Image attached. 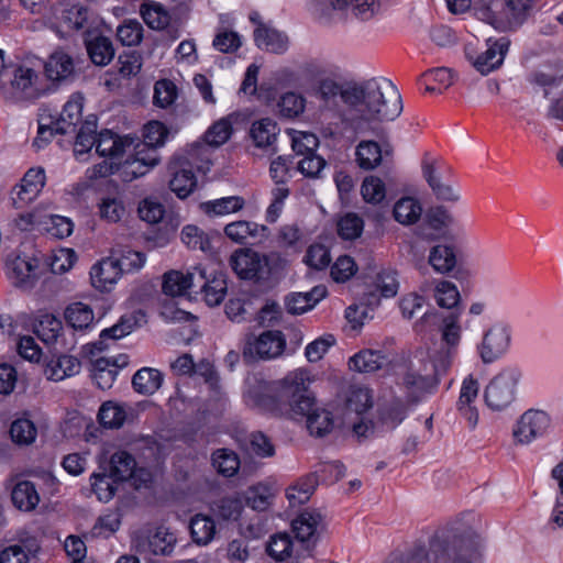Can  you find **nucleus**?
Returning a JSON list of instances; mask_svg holds the SVG:
<instances>
[{
  "label": "nucleus",
  "instance_id": "63",
  "mask_svg": "<svg viewBox=\"0 0 563 563\" xmlns=\"http://www.w3.org/2000/svg\"><path fill=\"white\" fill-rule=\"evenodd\" d=\"M319 146L318 137L308 132H297L291 139L292 151L298 156H308L316 154V150Z\"/></svg>",
  "mask_w": 563,
  "mask_h": 563
},
{
  "label": "nucleus",
  "instance_id": "31",
  "mask_svg": "<svg viewBox=\"0 0 563 563\" xmlns=\"http://www.w3.org/2000/svg\"><path fill=\"white\" fill-rule=\"evenodd\" d=\"M388 363V358L380 351L363 350L350 358V367L360 373H372L380 369Z\"/></svg>",
  "mask_w": 563,
  "mask_h": 563
},
{
  "label": "nucleus",
  "instance_id": "43",
  "mask_svg": "<svg viewBox=\"0 0 563 563\" xmlns=\"http://www.w3.org/2000/svg\"><path fill=\"white\" fill-rule=\"evenodd\" d=\"M97 120L87 119L82 122L74 144V153L77 157L88 153L93 146H96L97 137Z\"/></svg>",
  "mask_w": 563,
  "mask_h": 563
},
{
  "label": "nucleus",
  "instance_id": "41",
  "mask_svg": "<svg viewBox=\"0 0 563 563\" xmlns=\"http://www.w3.org/2000/svg\"><path fill=\"white\" fill-rule=\"evenodd\" d=\"M433 297L441 308L453 309L460 300L461 295L456 285L446 279H440L434 285Z\"/></svg>",
  "mask_w": 563,
  "mask_h": 563
},
{
  "label": "nucleus",
  "instance_id": "25",
  "mask_svg": "<svg viewBox=\"0 0 563 563\" xmlns=\"http://www.w3.org/2000/svg\"><path fill=\"white\" fill-rule=\"evenodd\" d=\"M327 292V288L322 285L314 286L307 292H291L285 298L286 309L291 314L305 313L323 299Z\"/></svg>",
  "mask_w": 563,
  "mask_h": 563
},
{
  "label": "nucleus",
  "instance_id": "44",
  "mask_svg": "<svg viewBox=\"0 0 563 563\" xmlns=\"http://www.w3.org/2000/svg\"><path fill=\"white\" fill-rule=\"evenodd\" d=\"M356 159L363 169H373L383 159V150L374 141H362L356 147Z\"/></svg>",
  "mask_w": 563,
  "mask_h": 563
},
{
  "label": "nucleus",
  "instance_id": "30",
  "mask_svg": "<svg viewBox=\"0 0 563 563\" xmlns=\"http://www.w3.org/2000/svg\"><path fill=\"white\" fill-rule=\"evenodd\" d=\"M245 206L241 196H229L200 203V209L209 217L228 216L239 212Z\"/></svg>",
  "mask_w": 563,
  "mask_h": 563
},
{
  "label": "nucleus",
  "instance_id": "32",
  "mask_svg": "<svg viewBox=\"0 0 563 563\" xmlns=\"http://www.w3.org/2000/svg\"><path fill=\"white\" fill-rule=\"evenodd\" d=\"M86 48L91 62L97 66L108 65L115 55L112 41L103 35L86 41Z\"/></svg>",
  "mask_w": 563,
  "mask_h": 563
},
{
  "label": "nucleus",
  "instance_id": "17",
  "mask_svg": "<svg viewBox=\"0 0 563 563\" xmlns=\"http://www.w3.org/2000/svg\"><path fill=\"white\" fill-rule=\"evenodd\" d=\"M121 276V268H119L115 257L103 258L90 269L91 284L101 291L110 290Z\"/></svg>",
  "mask_w": 563,
  "mask_h": 563
},
{
  "label": "nucleus",
  "instance_id": "16",
  "mask_svg": "<svg viewBox=\"0 0 563 563\" xmlns=\"http://www.w3.org/2000/svg\"><path fill=\"white\" fill-rule=\"evenodd\" d=\"M84 108V98L79 93L73 95L64 104L58 118H52L55 123V131L58 134L76 132L77 124L81 122Z\"/></svg>",
  "mask_w": 563,
  "mask_h": 563
},
{
  "label": "nucleus",
  "instance_id": "21",
  "mask_svg": "<svg viewBox=\"0 0 563 563\" xmlns=\"http://www.w3.org/2000/svg\"><path fill=\"white\" fill-rule=\"evenodd\" d=\"M428 264L437 274L451 275L457 266L455 245L446 243L433 245L429 251Z\"/></svg>",
  "mask_w": 563,
  "mask_h": 563
},
{
  "label": "nucleus",
  "instance_id": "34",
  "mask_svg": "<svg viewBox=\"0 0 563 563\" xmlns=\"http://www.w3.org/2000/svg\"><path fill=\"white\" fill-rule=\"evenodd\" d=\"M422 213V207L416 198L404 197L399 199L393 210L394 219L402 225H411L418 222Z\"/></svg>",
  "mask_w": 563,
  "mask_h": 563
},
{
  "label": "nucleus",
  "instance_id": "59",
  "mask_svg": "<svg viewBox=\"0 0 563 563\" xmlns=\"http://www.w3.org/2000/svg\"><path fill=\"white\" fill-rule=\"evenodd\" d=\"M125 213L122 201L114 197H104L99 203L101 219L110 223L119 222Z\"/></svg>",
  "mask_w": 563,
  "mask_h": 563
},
{
  "label": "nucleus",
  "instance_id": "27",
  "mask_svg": "<svg viewBox=\"0 0 563 563\" xmlns=\"http://www.w3.org/2000/svg\"><path fill=\"white\" fill-rule=\"evenodd\" d=\"M254 41L257 47L277 54L284 53L288 46V37L284 33L263 24L254 31Z\"/></svg>",
  "mask_w": 563,
  "mask_h": 563
},
{
  "label": "nucleus",
  "instance_id": "10",
  "mask_svg": "<svg viewBox=\"0 0 563 563\" xmlns=\"http://www.w3.org/2000/svg\"><path fill=\"white\" fill-rule=\"evenodd\" d=\"M440 373L444 372H435L434 363L429 372L427 365L416 367L411 363L402 376V386L406 388L410 399L419 401L423 396L432 394L437 389L439 383L437 375Z\"/></svg>",
  "mask_w": 563,
  "mask_h": 563
},
{
  "label": "nucleus",
  "instance_id": "42",
  "mask_svg": "<svg viewBox=\"0 0 563 563\" xmlns=\"http://www.w3.org/2000/svg\"><path fill=\"white\" fill-rule=\"evenodd\" d=\"M135 468L134 457L125 451L117 452L110 460V473L114 482L129 479Z\"/></svg>",
  "mask_w": 563,
  "mask_h": 563
},
{
  "label": "nucleus",
  "instance_id": "9",
  "mask_svg": "<svg viewBox=\"0 0 563 563\" xmlns=\"http://www.w3.org/2000/svg\"><path fill=\"white\" fill-rule=\"evenodd\" d=\"M421 168L426 181L439 200L448 202H457L460 200L459 191L454 189L451 183L443 180V175L451 172L450 167L440 165L434 157L426 153Z\"/></svg>",
  "mask_w": 563,
  "mask_h": 563
},
{
  "label": "nucleus",
  "instance_id": "12",
  "mask_svg": "<svg viewBox=\"0 0 563 563\" xmlns=\"http://www.w3.org/2000/svg\"><path fill=\"white\" fill-rule=\"evenodd\" d=\"M486 45V51L479 54L466 52L467 59L482 75H488L503 65L510 41L505 36L497 40L488 38Z\"/></svg>",
  "mask_w": 563,
  "mask_h": 563
},
{
  "label": "nucleus",
  "instance_id": "39",
  "mask_svg": "<svg viewBox=\"0 0 563 563\" xmlns=\"http://www.w3.org/2000/svg\"><path fill=\"white\" fill-rule=\"evenodd\" d=\"M195 276H187L178 271H170L164 274L162 289L170 297L183 296L190 289V284Z\"/></svg>",
  "mask_w": 563,
  "mask_h": 563
},
{
  "label": "nucleus",
  "instance_id": "60",
  "mask_svg": "<svg viewBox=\"0 0 563 563\" xmlns=\"http://www.w3.org/2000/svg\"><path fill=\"white\" fill-rule=\"evenodd\" d=\"M361 192L366 202L379 203L386 196L385 184L378 177H366L362 184Z\"/></svg>",
  "mask_w": 563,
  "mask_h": 563
},
{
  "label": "nucleus",
  "instance_id": "56",
  "mask_svg": "<svg viewBox=\"0 0 563 563\" xmlns=\"http://www.w3.org/2000/svg\"><path fill=\"white\" fill-rule=\"evenodd\" d=\"M117 36L125 46L139 45L143 38V26L136 20H126L118 27Z\"/></svg>",
  "mask_w": 563,
  "mask_h": 563
},
{
  "label": "nucleus",
  "instance_id": "58",
  "mask_svg": "<svg viewBox=\"0 0 563 563\" xmlns=\"http://www.w3.org/2000/svg\"><path fill=\"white\" fill-rule=\"evenodd\" d=\"M232 134V124L228 119H221L211 125L205 133V141L211 146L224 144Z\"/></svg>",
  "mask_w": 563,
  "mask_h": 563
},
{
  "label": "nucleus",
  "instance_id": "64",
  "mask_svg": "<svg viewBox=\"0 0 563 563\" xmlns=\"http://www.w3.org/2000/svg\"><path fill=\"white\" fill-rule=\"evenodd\" d=\"M506 14L509 23L520 25L532 9V0H505Z\"/></svg>",
  "mask_w": 563,
  "mask_h": 563
},
{
  "label": "nucleus",
  "instance_id": "53",
  "mask_svg": "<svg viewBox=\"0 0 563 563\" xmlns=\"http://www.w3.org/2000/svg\"><path fill=\"white\" fill-rule=\"evenodd\" d=\"M303 73L306 76L319 84L323 78L339 76L341 74V68L335 64L314 59L305 65Z\"/></svg>",
  "mask_w": 563,
  "mask_h": 563
},
{
  "label": "nucleus",
  "instance_id": "36",
  "mask_svg": "<svg viewBox=\"0 0 563 563\" xmlns=\"http://www.w3.org/2000/svg\"><path fill=\"white\" fill-rule=\"evenodd\" d=\"M38 550V544L33 540H27L22 544H12L0 552V563H10L12 560L15 563H27L36 556Z\"/></svg>",
  "mask_w": 563,
  "mask_h": 563
},
{
  "label": "nucleus",
  "instance_id": "6",
  "mask_svg": "<svg viewBox=\"0 0 563 563\" xmlns=\"http://www.w3.org/2000/svg\"><path fill=\"white\" fill-rule=\"evenodd\" d=\"M321 526L322 515L316 509H306L292 520L291 527L298 545L296 559L313 558L311 552L318 541Z\"/></svg>",
  "mask_w": 563,
  "mask_h": 563
},
{
  "label": "nucleus",
  "instance_id": "14",
  "mask_svg": "<svg viewBox=\"0 0 563 563\" xmlns=\"http://www.w3.org/2000/svg\"><path fill=\"white\" fill-rule=\"evenodd\" d=\"M442 341L446 344L448 349L445 355L434 361V371L445 372L451 365L455 350L461 341V327L460 314L452 312L442 319L441 325Z\"/></svg>",
  "mask_w": 563,
  "mask_h": 563
},
{
  "label": "nucleus",
  "instance_id": "37",
  "mask_svg": "<svg viewBox=\"0 0 563 563\" xmlns=\"http://www.w3.org/2000/svg\"><path fill=\"white\" fill-rule=\"evenodd\" d=\"M65 319L75 330H86L92 324L95 314L88 305L78 301L66 308Z\"/></svg>",
  "mask_w": 563,
  "mask_h": 563
},
{
  "label": "nucleus",
  "instance_id": "45",
  "mask_svg": "<svg viewBox=\"0 0 563 563\" xmlns=\"http://www.w3.org/2000/svg\"><path fill=\"white\" fill-rule=\"evenodd\" d=\"M62 330V321L49 313L41 316L35 325L36 335L47 345L56 343Z\"/></svg>",
  "mask_w": 563,
  "mask_h": 563
},
{
  "label": "nucleus",
  "instance_id": "62",
  "mask_svg": "<svg viewBox=\"0 0 563 563\" xmlns=\"http://www.w3.org/2000/svg\"><path fill=\"white\" fill-rule=\"evenodd\" d=\"M168 134L169 132L165 124L159 121H151L144 126L142 143L158 150L165 144Z\"/></svg>",
  "mask_w": 563,
  "mask_h": 563
},
{
  "label": "nucleus",
  "instance_id": "20",
  "mask_svg": "<svg viewBox=\"0 0 563 563\" xmlns=\"http://www.w3.org/2000/svg\"><path fill=\"white\" fill-rule=\"evenodd\" d=\"M133 143L134 140L129 136H120L110 130H103L97 136L96 152L100 156L119 159Z\"/></svg>",
  "mask_w": 563,
  "mask_h": 563
},
{
  "label": "nucleus",
  "instance_id": "57",
  "mask_svg": "<svg viewBox=\"0 0 563 563\" xmlns=\"http://www.w3.org/2000/svg\"><path fill=\"white\" fill-rule=\"evenodd\" d=\"M136 327V319L134 316H123L121 319L112 327L107 328L100 333V342L98 344H102L107 339L119 340L128 334H130Z\"/></svg>",
  "mask_w": 563,
  "mask_h": 563
},
{
  "label": "nucleus",
  "instance_id": "11",
  "mask_svg": "<svg viewBox=\"0 0 563 563\" xmlns=\"http://www.w3.org/2000/svg\"><path fill=\"white\" fill-rule=\"evenodd\" d=\"M551 424L550 416L539 409L525 411L514 428L515 440L520 444H529L533 440L543 437Z\"/></svg>",
  "mask_w": 563,
  "mask_h": 563
},
{
  "label": "nucleus",
  "instance_id": "38",
  "mask_svg": "<svg viewBox=\"0 0 563 563\" xmlns=\"http://www.w3.org/2000/svg\"><path fill=\"white\" fill-rule=\"evenodd\" d=\"M88 9L81 4H65L58 16L60 23L70 31L85 29L88 23Z\"/></svg>",
  "mask_w": 563,
  "mask_h": 563
},
{
  "label": "nucleus",
  "instance_id": "26",
  "mask_svg": "<svg viewBox=\"0 0 563 563\" xmlns=\"http://www.w3.org/2000/svg\"><path fill=\"white\" fill-rule=\"evenodd\" d=\"M319 484L317 473H309L298 478L286 489V497L290 507H298L306 504L314 493Z\"/></svg>",
  "mask_w": 563,
  "mask_h": 563
},
{
  "label": "nucleus",
  "instance_id": "3",
  "mask_svg": "<svg viewBox=\"0 0 563 563\" xmlns=\"http://www.w3.org/2000/svg\"><path fill=\"white\" fill-rule=\"evenodd\" d=\"M484 539L476 533L451 536L442 529L428 541L418 540L406 551L395 550L391 563H475L485 559Z\"/></svg>",
  "mask_w": 563,
  "mask_h": 563
},
{
  "label": "nucleus",
  "instance_id": "4",
  "mask_svg": "<svg viewBox=\"0 0 563 563\" xmlns=\"http://www.w3.org/2000/svg\"><path fill=\"white\" fill-rule=\"evenodd\" d=\"M520 379L521 371L518 367L506 366L501 368L484 390L486 406L494 411H500L509 407L516 398Z\"/></svg>",
  "mask_w": 563,
  "mask_h": 563
},
{
  "label": "nucleus",
  "instance_id": "40",
  "mask_svg": "<svg viewBox=\"0 0 563 563\" xmlns=\"http://www.w3.org/2000/svg\"><path fill=\"white\" fill-rule=\"evenodd\" d=\"M190 533L197 544H208L216 534L214 521L205 515H196L190 520Z\"/></svg>",
  "mask_w": 563,
  "mask_h": 563
},
{
  "label": "nucleus",
  "instance_id": "46",
  "mask_svg": "<svg viewBox=\"0 0 563 563\" xmlns=\"http://www.w3.org/2000/svg\"><path fill=\"white\" fill-rule=\"evenodd\" d=\"M212 464L224 477L234 476L240 468L238 454L229 449H219L212 454Z\"/></svg>",
  "mask_w": 563,
  "mask_h": 563
},
{
  "label": "nucleus",
  "instance_id": "18",
  "mask_svg": "<svg viewBox=\"0 0 563 563\" xmlns=\"http://www.w3.org/2000/svg\"><path fill=\"white\" fill-rule=\"evenodd\" d=\"M479 384L472 375L467 376L461 387L457 401V410L465 418L471 428H475L478 422V411L473 402L478 396Z\"/></svg>",
  "mask_w": 563,
  "mask_h": 563
},
{
  "label": "nucleus",
  "instance_id": "52",
  "mask_svg": "<svg viewBox=\"0 0 563 563\" xmlns=\"http://www.w3.org/2000/svg\"><path fill=\"white\" fill-rule=\"evenodd\" d=\"M181 241L191 250L207 252L211 249L210 239L196 225L188 224L183 228Z\"/></svg>",
  "mask_w": 563,
  "mask_h": 563
},
{
  "label": "nucleus",
  "instance_id": "33",
  "mask_svg": "<svg viewBox=\"0 0 563 563\" xmlns=\"http://www.w3.org/2000/svg\"><path fill=\"white\" fill-rule=\"evenodd\" d=\"M278 133L279 128L277 126V123L269 118L255 121L250 130V136L257 147L273 146Z\"/></svg>",
  "mask_w": 563,
  "mask_h": 563
},
{
  "label": "nucleus",
  "instance_id": "13",
  "mask_svg": "<svg viewBox=\"0 0 563 563\" xmlns=\"http://www.w3.org/2000/svg\"><path fill=\"white\" fill-rule=\"evenodd\" d=\"M7 275L19 288L30 289L38 279L40 261L31 255H14L7 260Z\"/></svg>",
  "mask_w": 563,
  "mask_h": 563
},
{
  "label": "nucleus",
  "instance_id": "28",
  "mask_svg": "<svg viewBox=\"0 0 563 563\" xmlns=\"http://www.w3.org/2000/svg\"><path fill=\"white\" fill-rule=\"evenodd\" d=\"M11 499L18 509L22 511H31L38 505L40 495L32 482L19 481L12 487Z\"/></svg>",
  "mask_w": 563,
  "mask_h": 563
},
{
  "label": "nucleus",
  "instance_id": "7",
  "mask_svg": "<svg viewBox=\"0 0 563 563\" xmlns=\"http://www.w3.org/2000/svg\"><path fill=\"white\" fill-rule=\"evenodd\" d=\"M285 339L279 331H264L258 336L250 334L245 338L242 357L251 364L257 360L274 358L283 353Z\"/></svg>",
  "mask_w": 563,
  "mask_h": 563
},
{
  "label": "nucleus",
  "instance_id": "2",
  "mask_svg": "<svg viewBox=\"0 0 563 563\" xmlns=\"http://www.w3.org/2000/svg\"><path fill=\"white\" fill-rule=\"evenodd\" d=\"M310 383L309 372L299 368L278 382L265 384L261 393H252L260 408L290 418L306 417L310 434L322 438L333 430L334 421L330 411L316 406Z\"/></svg>",
  "mask_w": 563,
  "mask_h": 563
},
{
  "label": "nucleus",
  "instance_id": "50",
  "mask_svg": "<svg viewBox=\"0 0 563 563\" xmlns=\"http://www.w3.org/2000/svg\"><path fill=\"white\" fill-rule=\"evenodd\" d=\"M10 434L13 442L20 445H29L35 441L37 429L30 419L19 418L12 422Z\"/></svg>",
  "mask_w": 563,
  "mask_h": 563
},
{
  "label": "nucleus",
  "instance_id": "55",
  "mask_svg": "<svg viewBox=\"0 0 563 563\" xmlns=\"http://www.w3.org/2000/svg\"><path fill=\"white\" fill-rule=\"evenodd\" d=\"M294 543L286 533L271 537L266 545L268 555L276 561H284L291 555Z\"/></svg>",
  "mask_w": 563,
  "mask_h": 563
},
{
  "label": "nucleus",
  "instance_id": "15",
  "mask_svg": "<svg viewBox=\"0 0 563 563\" xmlns=\"http://www.w3.org/2000/svg\"><path fill=\"white\" fill-rule=\"evenodd\" d=\"M45 185V172L43 168H30L21 180V184L12 190V200L16 208L33 201Z\"/></svg>",
  "mask_w": 563,
  "mask_h": 563
},
{
  "label": "nucleus",
  "instance_id": "29",
  "mask_svg": "<svg viewBox=\"0 0 563 563\" xmlns=\"http://www.w3.org/2000/svg\"><path fill=\"white\" fill-rule=\"evenodd\" d=\"M163 380L162 372L152 367H143L133 375L132 386L141 395H153L161 388Z\"/></svg>",
  "mask_w": 563,
  "mask_h": 563
},
{
  "label": "nucleus",
  "instance_id": "54",
  "mask_svg": "<svg viewBox=\"0 0 563 563\" xmlns=\"http://www.w3.org/2000/svg\"><path fill=\"white\" fill-rule=\"evenodd\" d=\"M364 221L356 213L350 212L338 222V233L344 240H354L361 236Z\"/></svg>",
  "mask_w": 563,
  "mask_h": 563
},
{
  "label": "nucleus",
  "instance_id": "19",
  "mask_svg": "<svg viewBox=\"0 0 563 563\" xmlns=\"http://www.w3.org/2000/svg\"><path fill=\"white\" fill-rule=\"evenodd\" d=\"M173 177L169 188L180 199L187 198L197 187V178L188 162L177 161L170 166Z\"/></svg>",
  "mask_w": 563,
  "mask_h": 563
},
{
  "label": "nucleus",
  "instance_id": "8",
  "mask_svg": "<svg viewBox=\"0 0 563 563\" xmlns=\"http://www.w3.org/2000/svg\"><path fill=\"white\" fill-rule=\"evenodd\" d=\"M229 263L241 279L258 283L267 279L271 274L267 256L251 249L236 250L230 256Z\"/></svg>",
  "mask_w": 563,
  "mask_h": 563
},
{
  "label": "nucleus",
  "instance_id": "48",
  "mask_svg": "<svg viewBox=\"0 0 563 563\" xmlns=\"http://www.w3.org/2000/svg\"><path fill=\"white\" fill-rule=\"evenodd\" d=\"M277 107L282 117L295 119L303 113L306 98L300 93L289 91L279 98Z\"/></svg>",
  "mask_w": 563,
  "mask_h": 563
},
{
  "label": "nucleus",
  "instance_id": "24",
  "mask_svg": "<svg viewBox=\"0 0 563 563\" xmlns=\"http://www.w3.org/2000/svg\"><path fill=\"white\" fill-rule=\"evenodd\" d=\"M224 234L239 244L255 243L267 235V228L250 221H234L224 227Z\"/></svg>",
  "mask_w": 563,
  "mask_h": 563
},
{
  "label": "nucleus",
  "instance_id": "51",
  "mask_svg": "<svg viewBox=\"0 0 563 563\" xmlns=\"http://www.w3.org/2000/svg\"><path fill=\"white\" fill-rule=\"evenodd\" d=\"M98 419L104 428H120L125 420V411L118 404L106 401L99 409Z\"/></svg>",
  "mask_w": 563,
  "mask_h": 563
},
{
  "label": "nucleus",
  "instance_id": "47",
  "mask_svg": "<svg viewBox=\"0 0 563 563\" xmlns=\"http://www.w3.org/2000/svg\"><path fill=\"white\" fill-rule=\"evenodd\" d=\"M148 551L154 555L168 556L176 545V537L161 527L148 538Z\"/></svg>",
  "mask_w": 563,
  "mask_h": 563
},
{
  "label": "nucleus",
  "instance_id": "35",
  "mask_svg": "<svg viewBox=\"0 0 563 563\" xmlns=\"http://www.w3.org/2000/svg\"><path fill=\"white\" fill-rule=\"evenodd\" d=\"M37 78L36 71L32 68L19 66L13 73L11 85L14 90L23 93L25 98H36L40 96L38 89L35 87Z\"/></svg>",
  "mask_w": 563,
  "mask_h": 563
},
{
  "label": "nucleus",
  "instance_id": "1",
  "mask_svg": "<svg viewBox=\"0 0 563 563\" xmlns=\"http://www.w3.org/2000/svg\"><path fill=\"white\" fill-rule=\"evenodd\" d=\"M314 96L329 109L336 107L340 98L346 107L342 121L358 132L369 130L372 122L393 121L402 111L398 89L385 78L341 81L340 75L330 76L317 84Z\"/></svg>",
  "mask_w": 563,
  "mask_h": 563
},
{
  "label": "nucleus",
  "instance_id": "22",
  "mask_svg": "<svg viewBox=\"0 0 563 563\" xmlns=\"http://www.w3.org/2000/svg\"><path fill=\"white\" fill-rule=\"evenodd\" d=\"M80 361L67 354L53 355L45 364L44 374L47 379L60 382L80 373Z\"/></svg>",
  "mask_w": 563,
  "mask_h": 563
},
{
  "label": "nucleus",
  "instance_id": "61",
  "mask_svg": "<svg viewBox=\"0 0 563 563\" xmlns=\"http://www.w3.org/2000/svg\"><path fill=\"white\" fill-rule=\"evenodd\" d=\"M120 515L117 511H110L98 518L91 533L93 537L108 538L120 528Z\"/></svg>",
  "mask_w": 563,
  "mask_h": 563
},
{
  "label": "nucleus",
  "instance_id": "23",
  "mask_svg": "<svg viewBox=\"0 0 563 563\" xmlns=\"http://www.w3.org/2000/svg\"><path fill=\"white\" fill-rule=\"evenodd\" d=\"M46 77L52 81H68L74 79L75 62L74 58L64 51H55L44 65Z\"/></svg>",
  "mask_w": 563,
  "mask_h": 563
},
{
  "label": "nucleus",
  "instance_id": "49",
  "mask_svg": "<svg viewBox=\"0 0 563 563\" xmlns=\"http://www.w3.org/2000/svg\"><path fill=\"white\" fill-rule=\"evenodd\" d=\"M141 13L144 22L153 30H163L170 21L168 12L156 2L142 5Z\"/></svg>",
  "mask_w": 563,
  "mask_h": 563
},
{
  "label": "nucleus",
  "instance_id": "5",
  "mask_svg": "<svg viewBox=\"0 0 563 563\" xmlns=\"http://www.w3.org/2000/svg\"><path fill=\"white\" fill-rule=\"evenodd\" d=\"M511 342V325L506 321H497L484 331L476 352L484 364H493L508 353Z\"/></svg>",
  "mask_w": 563,
  "mask_h": 563
}]
</instances>
